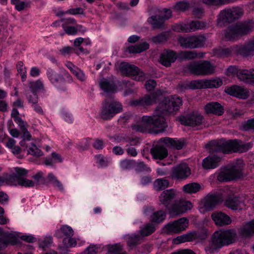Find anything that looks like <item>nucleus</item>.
I'll return each mask as SVG.
<instances>
[{
  "mask_svg": "<svg viewBox=\"0 0 254 254\" xmlns=\"http://www.w3.org/2000/svg\"><path fill=\"white\" fill-rule=\"evenodd\" d=\"M182 105V100L179 97L165 98L159 104L152 116H143L140 122L131 125V128L134 131L144 133L149 127H153L162 131L167 127L165 117L169 114L175 113Z\"/></svg>",
  "mask_w": 254,
  "mask_h": 254,
  "instance_id": "nucleus-1",
  "label": "nucleus"
},
{
  "mask_svg": "<svg viewBox=\"0 0 254 254\" xmlns=\"http://www.w3.org/2000/svg\"><path fill=\"white\" fill-rule=\"evenodd\" d=\"M237 239V233L234 229L216 231L211 237L210 243L205 247V251L207 254H213L222 247L234 243Z\"/></svg>",
  "mask_w": 254,
  "mask_h": 254,
  "instance_id": "nucleus-2",
  "label": "nucleus"
},
{
  "mask_svg": "<svg viewBox=\"0 0 254 254\" xmlns=\"http://www.w3.org/2000/svg\"><path fill=\"white\" fill-rule=\"evenodd\" d=\"M254 30V21L253 20L238 22L235 25L229 26L225 30V38L227 41L237 40Z\"/></svg>",
  "mask_w": 254,
  "mask_h": 254,
  "instance_id": "nucleus-3",
  "label": "nucleus"
},
{
  "mask_svg": "<svg viewBox=\"0 0 254 254\" xmlns=\"http://www.w3.org/2000/svg\"><path fill=\"white\" fill-rule=\"evenodd\" d=\"M14 170L15 173L12 175L0 177V187L5 182L10 185H19L25 187H32L35 186V183L33 181L26 178L28 172L27 170L19 167L15 168Z\"/></svg>",
  "mask_w": 254,
  "mask_h": 254,
  "instance_id": "nucleus-4",
  "label": "nucleus"
},
{
  "mask_svg": "<svg viewBox=\"0 0 254 254\" xmlns=\"http://www.w3.org/2000/svg\"><path fill=\"white\" fill-rule=\"evenodd\" d=\"M46 75L51 83L62 91H66L67 84L71 83L73 80L71 75L66 70L57 72L49 68L47 70Z\"/></svg>",
  "mask_w": 254,
  "mask_h": 254,
  "instance_id": "nucleus-5",
  "label": "nucleus"
},
{
  "mask_svg": "<svg viewBox=\"0 0 254 254\" xmlns=\"http://www.w3.org/2000/svg\"><path fill=\"white\" fill-rule=\"evenodd\" d=\"M237 145V139L229 140L221 139L209 142L205 145V147L209 149L211 153L228 154L232 152H236V148Z\"/></svg>",
  "mask_w": 254,
  "mask_h": 254,
  "instance_id": "nucleus-6",
  "label": "nucleus"
},
{
  "mask_svg": "<svg viewBox=\"0 0 254 254\" xmlns=\"http://www.w3.org/2000/svg\"><path fill=\"white\" fill-rule=\"evenodd\" d=\"M191 73L197 75H209L215 71V66L207 61L192 62L186 65Z\"/></svg>",
  "mask_w": 254,
  "mask_h": 254,
  "instance_id": "nucleus-7",
  "label": "nucleus"
},
{
  "mask_svg": "<svg viewBox=\"0 0 254 254\" xmlns=\"http://www.w3.org/2000/svg\"><path fill=\"white\" fill-rule=\"evenodd\" d=\"M120 70L123 74L130 76L136 81H142L145 79L144 72L135 65L128 63L122 62L120 66Z\"/></svg>",
  "mask_w": 254,
  "mask_h": 254,
  "instance_id": "nucleus-8",
  "label": "nucleus"
},
{
  "mask_svg": "<svg viewBox=\"0 0 254 254\" xmlns=\"http://www.w3.org/2000/svg\"><path fill=\"white\" fill-rule=\"evenodd\" d=\"M122 111V106L120 102L113 101L109 103L106 100L103 103L100 116L102 119L108 120Z\"/></svg>",
  "mask_w": 254,
  "mask_h": 254,
  "instance_id": "nucleus-9",
  "label": "nucleus"
},
{
  "mask_svg": "<svg viewBox=\"0 0 254 254\" xmlns=\"http://www.w3.org/2000/svg\"><path fill=\"white\" fill-rule=\"evenodd\" d=\"M242 175V169L240 166H233L226 167L222 169L217 176V180L220 182H229Z\"/></svg>",
  "mask_w": 254,
  "mask_h": 254,
  "instance_id": "nucleus-10",
  "label": "nucleus"
},
{
  "mask_svg": "<svg viewBox=\"0 0 254 254\" xmlns=\"http://www.w3.org/2000/svg\"><path fill=\"white\" fill-rule=\"evenodd\" d=\"M205 41V38L202 36L180 37L178 39V42L182 47L190 49L201 47L204 45Z\"/></svg>",
  "mask_w": 254,
  "mask_h": 254,
  "instance_id": "nucleus-11",
  "label": "nucleus"
},
{
  "mask_svg": "<svg viewBox=\"0 0 254 254\" xmlns=\"http://www.w3.org/2000/svg\"><path fill=\"white\" fill-rule=\"evenodd\" d=\"M243 15L242 9L238 7L221 10L218 15L217 21L219 22H232Z\"/></svg>",
  "mask_w": 254,
  "mask_h": 254,
  "instance_id": "nucleus-12",
  "label": "nucleus"
},
{
  "mask_svg": "<svg viewBox=\"0 0 254 254\" xmlns=\"http://www.w3.org/2000/svg\"><path fill=\"white\" fill-rule=\"evenodd\" d=\"M176 192L173 189L164 190L159 197L160 205H163L170 213V209L173 207L175 200Z\"/></svg>",
  "mask_w": 254,
  "mask_h": 254,
  "instance_id": "nucleus-13",
  "label": "nucleus"
},
{
  "mask_svg": "<svg viewBox=\"0 0 254 254\" xmlns=\"http://www.w3.org/2000/svg\"><path fill=\"white\" fill-rule=\"evenodd\" d=\"M188 225L189 220L185 217H183L172 223L167 224L165 228L168 233H178L186 230Z\"/></svg>",
  "mask_w": 254,
  "mask_h": 254,
  "instance_id": "nucleus-14",
  "label": "nucleus"
},
{
  "mask_svg": "<svg viewBox=\"0 0 254 254\" xmlns=\"http://www.w3.org/2000/svg\"><path fill=\"white\" fill-rule=\"evenodd\" d=\"M157 100L156 94L152 93L149 94H145L137 99L131 100L129 104L131 106L146 108L155 104Z\"/></svg>",
  "mask_w": 254,
  "mask_h": 254,
  "instance_id": "nucleus-15",
  "label": "nucleus"
},
{
  "mask_svg": "<svg viewBox=\"0 0 254 254\" xmlns=\"http://www.w3.org/2000/svg\"><path fill=\"white\" fill-rule=\"evenodd\" d=\"M192 207L191 203L189 201L176 200L174 202L173 207L170 209V214L171 215H178L185 213Z\"/></svg>",
  "mask_w": 254,
  "mask_h": 254,
  "instance_id": "nucleus-16",
  "label": "nucleus"
},
{
  "mask_svg": "<svg viewBox=\"0 0 254 254\" xmlns=\"http://www.w3.org/2000/svg\"><path fill=\"white\" fill-rule=\"evenodd\" d=\"M203 117L198 114H192L187 117H183L180 119L182 125L192 127L200 125L203 122Z\"/></svg>",
  "mask_w": 254,
  "mask_h": 254,
  "instance_id": "nucleus-17",
  "label": "nucleus"
},
{
  "mask_svg": "<svg viewBox=\"0 0 254 254\" xmlns=\"http://www.w3.org/2000/svg\"><path fill=\"white\" fill-rule=\"evenodd\" d=\"M190 174V170L186 163L180 164L174 167L172 176L177 179H184Z\"/></svg>",
  "mask_w": 254,
  "mask_h": 254,
  "instance_id": "nucleus-18",
  "label": "nucleus"
},
{
  "mask_svg": "<svg viewBox=\"0 0 254 254\" xmlns=\"http://www.w3.org/2000/svg\"><path fill=\"white\" fill-rule=\"evenodd\" d=\"M225 91L231 96L241 99H246L249 96L247 89L237 85L227 87L225 88Z\"/></svg>",
  "mask_w": 254,
  "mask_h": 254,
  "instance_id": "nucleus-19",
  "label": "nucleus"
},
{
  "mask_svg": "<svg viewBox=\"0 0 254 254\" xmlns=\"http://www.w3.org/2000/svg\"><path fill=\"white\" fill-rule=\"evenodd\" d=\"M178 58L176 52L172 50H168L163 52L160 57L159 62L162 65L168 67L172 63L175 62Z\"/></svg>",
  "mask_w": 254,
  "mask_h": 254,
  "instance_id": "nucleus-20",
  "label": "nucleus"
},
{
  "mask_svg": "<svg viewBox=\"0 0 254 254\" xmlns=\"http://www.w3.org/2000/svg\"><path fill=\"white\" fill-rule=\"evenodd\" d=\"M159 143H163L166 146L180 150L183 148L184 145V140L183 139H177V138H171L166 137L159 139Z\"/></svg>",
  "mask_w": 254,
  "mask_h": 254,
  "instance_id": "nucleus-21",
  "label": "nucleus"
},
{
  "mask_svg": "<svg viewBox=\"0 0 254 254\" xmlns=\"http://www.w3.org/2000/svg\"><path fill=\"white\" fill-rule=\"evenodd\" d=\"M239 235L243 238H248L254 234V219L240 227L238 230Z\"/></svg>",
  "mask_w": 254,
  "mask_h": 254,
  "instance_id": "nucleus-22",
  "label": "nucleus"
},
{
  "mask_svg": "<svg viewBox=\"0 0 254 254\" xmlns=\"http://www.w3.org/2000/svg\"><path fill=\"white\" fill-rule=\"evenodd\" d=\"M211 217L217 225L224 226L231 223V219L227 215L221 212L213 213Z\"/></svg>",
  "mask_w": 254,
  "mask_h": 254,
  "instance_id": "nucleus-23",
  "label": "nucleus"
},
{
  "mask_svg": "<svg viewBox=\"0 0 254 254\" xmlns=\"http://www.w3.org/2000/svg\"><path fill=\"white\" fill-rule=\"evenodd\" d=\"M221 200V197L217 194L207 195L204 200L203 207L206 210L213 209Z\"/></svg>",
  "mask_w": 254,
  "mask_h": 254,
  "instance_id": "nucleus-24",
  "label": "nucleus"
},
{
  "mask_svg": "<svg viewBox=\"0 0 254 254\" xmlns=\"http://www.w3.org/2000/svg\"><path fill=\"white\" fill-rule=\"evenodd\" d=\"M150 153L153 158L159 160L166 158L168 154L167 149L159 144L152 147L150 150Z\"/></svg>",
  "mask_w": 254,
  "mask_h": 254,
  "instance_id": "nucleus-25",
  "label": "nucleus"
},
{
  "mask_svg": "<svg viewBox=\"0 0 254 254\" xmlns=\"http://www.w3.org/2000/svg\"><path fill=\"white\" fill-rule=\"evenodd\" d=\"M221 158L216 155L208 156L205 158L202 163L203 167L205 169H210L216 168L218 166Z\"/></svg>",
  "mask_w": 254,
  "mask_h": 254,
  "instance_id": "nucleus-26",
  "label": "nucleus"
},
{
  "mask_svg": "<svg viewBox=\"0 0 254 254\" xmlns=\"http://www.w3.org/2000/svg\"><path fill=\"white\" fill-rule=\"evenodd\" d=\"M225 204L232 210H241L244 206V202L239 197H229L225 202Z\"/></svg>",
  "mask_w": 254,
  "mask_h": 254,
  "instance_id": "nucleus-27",
  "label": "nucleus"
},
{
  "mask_svg": "<svg viewBox=\"0 0 254 254\" xmlns=\"http://www.w3.org/2000/svg\"><path fill=\"white\" fill-rule=\"evenodd\" d=\"M205 110L207 114L212 113L218 116L222 115L224 113L223 107L217 102L207 104L205 106Z\"/></svg>",
  "mask_w": 254,
  "mask_h": 254,
  "instance_id": "nucleus-28",
  "label": "nucleus"
},
{
  "mask_svg": "<svg viewBox=\"0 0 254 254\" xmlns=\"http://www.w3.org/2000/svg\"><path fill=\"white\" fill-rule=\"evenodd\" d=\"M233 50L234 51V54L237 55H240L245 57L253 55L248 42L244 45L234 46Z\"/></svg>",
  "mask_w": 254,
  "mask_h": 254,
  "instance_id": "nucleus-29",
  "label": "nucleus"
},
{
  "mask_svg": "<svg viewBox=\"0 0 254 254\" xmlns=\"http://www.w3.org/2000/svg\"><path fill=\"white\" fill-rule=\"evenodd\" d=\"M73 233V230L71 227L64 225H62L59 229L56 231L55 236L58 238L65 236L67 238L69 237H72Z\"/></svg>",
  "mask_w": 254,
  "mask_h": 254,
  "instance_id": "nucleus-30",
  "label": "nucleus"
},
{
  "mask_svg": "<svg viewBox=\"0 0 254 254\" xmlns=\"http://www.w3.org/2000/svg\"><path fill=\"white\" fill-rule=\"evenodd\" d=\"M147 21L153 29H160L164 26V21L160 14L152 16L148 18Z\"/></svg>",
  "mask_w": 254,
  "mask_h": 254,
  "instance_id": "nucleus-31",
  "label": "nucleus"
},
{
  "mask_svg": "<svg viewBox=\"0 0 254 254\" xmlns=\"http://www.w3.org/2000/svg\"><path fill=\"white\" fill-rule=\"evenodd\" d=\"M149 48V44L143 42L133 46H129L127 48L130 53H140L147 50Z\"/></svg>",
  "mask_w": 254,
  "mask_h": 254,
  "instance_id": "nucleus-32",
  "label": "nucleus"
},
{
  "mask_svg": "<svg viewBox=\"0 0 254 254\" xmlns=\"http://www.w3.org/2000/svg\"><path fill=\"white\" fill-rule=\"evenodd\" d=\"M237 77L240 80L247 83L252 82V69L250 70L247 69H239Z\"/></svg>",
  "mask_w": 254,
  "mask_h": 254,
  "instance_id": "nucleus-33",
  "label": "nucleus"
},
{
  "mask_svg": "<svg viewBox=\"0 0 254 254\" xmlns=\"http://www.w3.org/2000/svg\"><path fill=\"white\" fill-rule=\"evenodd\" d=\"M16 244V239L12 235L0 237V250L5 248L9 244L14 245Z\"/></svg>",
  "mask_w": 254,
  "mask_h": 254,
  "instance_id": "nucleus-34",
  "label": "nucleus"
},
{
  "mask_svg": "<svg viewBox=\"0 0 254 254\" xmlns=\"http://www.w3.org/2000/svg\"><path fill=\"white\" fill-rule=\"evenodd\" d=\"M190 22L188 23H180L176 24L172 26V29L174 31L177 32H185L189 33L191 32Z\"/></svg>",
  "mask_w": 254,
  "mask_h": 254,
  "instance_id": "nucleus-35",
  "label": "nucleus"
},
{
  "mask_svg": "<svg viewBox=\"0 0 254 254\" xmlns=\"http://www.w3.org/2000/svg\"><path fill=\"white\" fill-rule=\"evenodd\" d=\"M142 237L139 234H132L128 236L127 239V244L129 247H133L141 243Z\"/></svg>",
  "mask_w": 254,
  "mask_h": 254,
  "instance_id": "nucleus-36",
  "label": "nucleus"
},
{
  "mask_svg": "<svg viewBox=\"0 0 254 254\" xmlns=\"http://www.w3.org/2000/svg\"><path fill=\"white\" fill-rule=\"evenodd\" d=\"M122 84L125 88V96H127L137 91V88L134 86V83L131 81L124 80Z\"/></svg>",
  "mask_w": 254,
  "mask_h": 254,
  "instance_id": "nucleus-37",
  "label": "nucleus"
},
{
  "mask_svg": "<svg viewBox=\"0 0 254 254\" xmlns=\"http://www.w3.org/2000/svg\"><path fill=\"white\" fill-rule=\"evenodd\" d=\"M234 46L228 48H220L216 50L215 54L220 57H228L234 54Z\"/></svg>",
  "mask_w": 254,
  "mask_h": 254,
  "instance_id": "nucleus-38",
  "label": "nucleus"
},
{
  "mask_svg": "<svg viewBox=\"0 0 254 254\" xmlns=\"http://www.w3.org/2000/svg\"><path fill=\"white\" fill-rule=\"evenodd\" d=\"M100 85L102 89L107 93L113 92L116 89V86L114 83L105 79L100 81Z\"/></svg>",
  "mask_w": 254,
  "mask_h": 254,
  "instance_id": "nucleus-39",
  "label": "nucleus"
},
{
  "mask_svg": "<svg viewBox=\"0 0 254 254\" xmlns=\"http://www.w3.org/2000/svg\"><path fill=\"white\" fill-rule=\"evenodd\" d=\"M166 217V213L163 210L154 212L150 216V221L159 223L163 221Z\"/></svg>",
  "mask_w": 254,
  "mask_h": 254,
  "instance_id": "nucleus-40",
  "label": "nucleus"
},
{
  "mask_svg": "<svg viewBox=\"0 0 254 254\" xmlns=\"http://www.w3.org/2000/svg\"><path fill=\"white\" fill-rule=\"evenodd\" d=\"M201 189V186L196 183L187 184L183 187V190L188 193H194Z\"/></svg>",
  "mask_w": 254,
  "mask_h": 254,
  "instance_id": "nucleus-41",
  "label": "nucleus"
},
{
  "mask_svg": "<svg viewBox=\"0 0 254 254\" xmlns=\"http://www.w3.org/2000/svg\"><path fill=\"white\" fill-rule=\"evenodd\" d=\"M197 54L192 51H181L177 55L178 58L180 60H190L196 58Z\"/></svg>",
  "mask_w": 254,
  "mask_h": 254,
  "instance_id": "nucleus-42",
  "label": "nucleus"
},
{
  "mask_svg": "<svg viewBox=\"0 0 254 254\" xmlns=\"http://www.w3.org/2000/svg\"><path fill=\"white\" fill-rule=\"evenodd\" d=\"M206 88H218L223 84L222 79L216 77L210 79H205Z\"/></svg>",
  "mask_w": 254,
  "mask_h": 254,
  "instance_id": "nucleus-43",
  "label": "nucleus"
},
{
  "mask_svg": "<svg viewBox=\"0 0 254 254\" xmlns=\"http://www.w3.org/2000/svg\"><path fill=\"white\" fill-rule=\"evenodd\" d=\"M191 32L207 28L208 26L206 22L202 21L192 20L190 22Z\"/></svg>",
  "mask_w": 254,
  "mask_h": 254,
  "instance_id": "nucleus-44",
  "label": "nucleus"
},
{
  "mask_svg": "<svg viewBox=\"0 0 254 254\" xmlns=\"http://www.w3.org/2000/svg\"><path fill=\"white\" fill-rule=\"evenodd\" d=\"M155 230V227L151 223H148L140 228V233L142 237L147 236L152 234Z\"/></svg>",
  "mask_w": 254,
  "mask_h": 254,
  "instance_id": "nucleus-45",
  "label": "nucleus"
},
{
  "mask_svg": "<svg viewBox=\"0 0 254 254\" xmlns=\"http://www.w3.org/2000/svg\"><path fill=\"white\" fill-rule=\"evenodd\" d=\"M169 186L168 180L164 179H157L154 183L155 189L158 190H164Z\"/></svg>",
  "mask_w": 254,
  "mask_h": 254,
  "instance_id": "nucleus-46",
  "label": "nucleus"
},
{
  "mask_svg": "<svg viewBox=\"0 0 254 254\" xmlns=\"http://www.w3.org/2000/svg\"><path fill=\"white\" fill-rule=\"evenodd\" d=\"M29 86L32 93H36L38 91L44 90V84L40 79L30 81Z\"/></svg>",
  "mask_w": 254,
  "mask_h": 254,
  "instance_id": "nucleus-47",
  "label": "nucleus"
},
{
  "mask_svg": "<svg viewBox=\"0 0 254 254\" xmlns=\"http://www.w3.org/2000/svg\"><path fill=\"white\" fill-rule=\"evenodd\" d=\"M47 180L53 184L54 187L57 188L61 191H64V188L63 184L53 173H49L48 175Z\"/></svg>",
  "mask_w": 254,
  "mask_h": 254,
  "instance_id": "nucleus-48",
  "label": "nucleus"
},
{
  "mask_svg": "<svg viewBox=\"0 0 254 254\" xmlns=\"http://www.w3.org/2000/svg\"><path fill=\"white\" fill-rule=\"evenodd\" d=\"M64 246L60 248L61 250H64L65 249L74 247L77 245V242L75 238L72 237H69L67 238H64L63 240Z\"/></svg>",
  "mask_w": 254,
  "mask_h": 254,
  "instance_id": "nucleus-49",
  "label": "nucleus"
},
{
  "mask_svg": "<svg viewBox=\"0 0 254 254\" xmlns=\"http://www.w3.org/2000/svg\"><path fill=\"white\" fill-rule=\"evenodd\" d=\"M192 89L206 88L205 79H198L190 81L189 84Z\"/></svg>",
  "mask_w": 254,
  "mask_h": 254,
  "instance_id": "nucleus-50",
  "label": "nucleus"
},
{
  "mask_svg": "<svg viewBox=\"0 0 254 254\" xmlns=\"http://www.w3.org/2000/svg\"><path fill=\"white\" fill-rule=\"evenodd\" d=\"M16 68L18 73L20 75L22 81H25L27 77V71L23 63L21 61L18 62L16 64Z\"/></svg>",
  "mask_w": 254,
  "mask_h": 254,
  "instance_id": "nucleus-51",
  "label": "nucleus"
},
{
  "mask_svg": "<svg viewBox=\"0 0 254 254\" xmlns=\"http://www.w3.org/2000/svg\"><path fill=\"white\" fill-rule=\"evenodd\" d=\"M122 246L119 244H116L114 245H110L108 247V252L107 254H127V253H122Z\"/></svg>",
  "mask_w": 254,
  "mask_h": 254,
  "instance_id": "nucleus-52",
  "label": "nucleus"
},
{
  "mask_svg": "<svg viewBox=\"0 0 254 254\" xmlns=\"http://www.w3.org/2000/svg\"><path fill=\"white\" fill-rule=\"evenodd\" d=\"M135 170L137 172H150L151 170L149 167L144 163L143 161L136 162L135 161Z\"/></svg>",
  "mask_w": 254,
  "mask_h": 254,
  "instance_id": "nucleus-53",
  "label": "nucleus"
},
{
  "mask_svg": "<svg viewBox=\"0 0 254 254\" xmlns=\"http://www.w3.org/2000/svg\"><path fill=\"white\" fill-rule=\"evenodd\" d=\"M27 151L28 154L34 156L40 157L43 155L42 151L33 143H31L29 145Z\"/></svg>",
  "mask_w": 254,
  "mask_h": 254,
  "instance_id": "nucleus-54",
  "label": "nucleus"
},
{
  "mask_svg": "<svg viewBox=\"0 0 254 254\" xmlns=\"http://www.w3.org/2000/svg\"><path fill=\"white\" fill-rule=\"evenodd\" d=\"M202 2L208 5H220L229 3L234 0H201Z\"/></svg>",
  "mask_w": 254,
  "mask_h": 254,
  "instance_id": "nucleus-55",
  "label": "nucleus"
},
{
  "mask_svg": "<svg viewBox=\"0 0 254 254\" xmlns=\"http://www.w3.org/2000/svg\"><path fill=\"white\" fill-rule=\"evenodd\" d=\"M90 139L84 138L82 139L78 144H77V148L80 151H82L88 149L90 146Z\"/></svg>",
  "mask_w": 254,
  "mask_h": 254,
  "instance_id": "nucleus-56",
  "label": "nucleus"
},
{
  "mask_svg": "<svg viewBox=\"0 0 254 254\" xmlns=\"http://www.w3.org/2000/svg\"><path fill=\"white\" fill-rule=\"evenodd\" d=\"M237 142L238 144V146L237 148H236V152H245L252 147V144L251 143H244L242 142L239 141L238 140H237Z\"/></svg>",
  "mask_w": 254,
  "mask_h": 254,
  "instance_id": "nucleus-57",
  "label": "nucleus"
},
{
  "mask_svg": "<svg viewBox=\"0 0 254 254\" xmlns=\"http://www.w3.org/2000/svg\"><path fill=\"white\" fill-rule=\"evenodd\" d=\"M96 163L98 164L100 167H105L108 166L109 161L108 159L101 154L95 156Z\"/></svg>",
  "mask_w": 254,
  "mask_h": 254,
  "instance_id": "nucleus-58",
  "label": "nucleus"
},
{
  "mask_svg": "<svg viewBox=\"0 0 254 254\" xmlns=\"http://www.w3.org/2000/svg\"><path fill=\"white\" fill-rule=\"evenodd\" d=\"M191 234H193L194 236L192 238V241L195 240H204L207 238V233L205 231H191Z\"/></svg>",
  "mask_w": 254,
  "mask_h": 254,
  "instance_id": "nucleus-59",
  "label": "nucleus"
},
{
  "mask_svg": "<svg viewBox=\"0 0 254 254\" xmlns=\"http://www.w3.org/2000/svg\"><path fill=\"white\" fill-rule=\"evenodd\" d=\"M168 36L165 33H161L152 38V41L155 44H161L166 42Z\"/></svg>",
  "mask_w": 254,
  "mask_h": 254,
  "instance_id": "nucleus-60",
  "label": "nucleus"
},
{
  "mask_svg": "<svg viewBox=\"0 0 254 254\" xmlns=\"http://www.w3.org/2000/svg\"><path fill=\"white\" fill-rule=\"evenodd\" d=\"M135 165V161L128 159H125L120 163V166L123 169H130Z\"/></svg>",
  "mask_w": 254,
  "mask_h": 254,
  "instance_id": "nucleus-61",
  "label": "nucleus"
},
{
  "mask_svg": "<svg viewBox=\"0 0 254 254\" xmlns=\"http://www.w3.org/2000/svg\"><path fill=\"white\" fill-rule=\"evenodd\" d=\"M69 14L71 15L83 14L84 9L81 7L70 8L64 12H61V14Z\"/></svg>",
  "mask_w": 254,
  "mask_h": 254,
  "instance_id": "nucleus-62",
  "label": "nucleus"
},
{
  "mask_svg": "<svg viewBox=\"0 0 254 254\" xmlns=\"http://www.w3.org/2000/svg\"><path fill=\"white\" fill-rule=\"evenodd\" d=\"M239 69L237 66L234 65L229 66L226 70V74L229 76L234 77L235 75L238 77V72Z\"/></svg>",
  "mask_w": 254,
  "mask_h": 254,
  "instance_id": "nucleus-63",
  "label": "nucleus"
},
{
  "mask_svg": "<svg viewBox=\"0 0 254 254\" xmlns=\"http://www.w3.org/2000/svg\"><path fill=\"white\" fill-rule=\"evenodd\" d=\"M53 243V238L52 237H46L40 243V247L45 249L50 247Z\"/></svg>",
  "mask_w": 254,
  "mask_h": 254,
  "instance_id": "nucleus-64",
  "label": "nucleus"
}]
</instances>
